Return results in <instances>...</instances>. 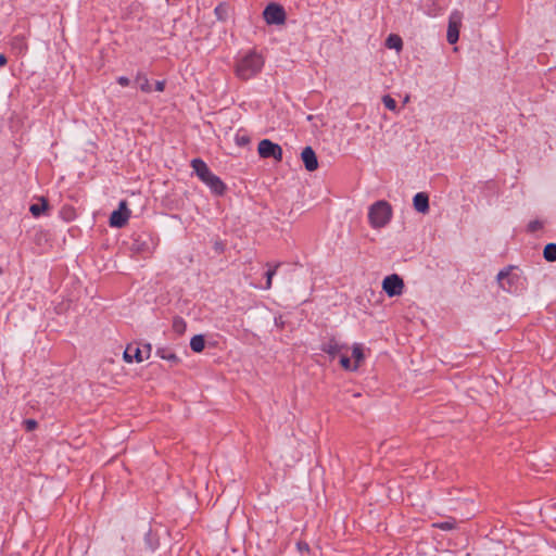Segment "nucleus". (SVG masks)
<instances>
[{
	"mask_svg": "<svg viewBox=\"0 0 556 556\" xmlns=\"http://www.w3.org/2000/svg\"><path fill=\"white\" fill-rule=\"evenodd\" d=\"M136 81L139 84V87L143 92L149 93L152 91V87L150 85V81H149L147 75H144L142 73H138V75L136 77Z\"/></svg>",
	"mask_w": 556,
	"mask_h": 556,
	"instance_id": "a211bd4d",
	"label": "nucleus"
},
{
	"mask_svg": "<svg viewBox=\"0 0 556 556\" xmlns=\"http://www.w3.org/2000/svg\"><path fill=\"white\" fill-rule=\"evenodd\" d=\"M117 83H118L121 86L126 87V86H128V85L130 84V80H129V78H127V77H125V76H119V77L117 78Z\"/></svg>",
	"mask_w": 556,
	"mask_h": 556,
	"instance_id": "c756f323",
	"label": "nucleus"
},
{
	"mask_svg": "<svg viewBox=\"0 0 556 556\" xmlns=\"http://www.w3.org/2000/svg\"><path fill=\"white\" fill-rule=\"evenodd\" d=\"M23 424L26 431H33L37 428V421L35 419H26Z\"/></svg>",
	"mask_w": 556,
	"mask_h": 556,
	"instance_id": "bb28decb",
	"label": "nucleus"
},
{
	"mask_svg": "<svg viewBox=\"0 0 556 556\" xmlns=\"http://www.w3.org/2000/svg\"><path fill=\"white\" fill-rule=\"evenodd\" d=\"M530 231H536L542 228V223L540 220H532L528 225Z\"/></svg>",
	"mask_w": 556,
	"mask_h": 556,
	"instance_id": "c85d7f7f",
	"label": "nucleus"
},
{
	"mask_svg": "<svg viewBox=\"0 0 556 556\" xmlns=\"http://www.w3.org/2000/svg\"><path fill=\"white\" fill-rule=\"evenodd\" d=\"M129 210L126 206V202L122 201L119 203V207L116 211H113V213L110 216V226L122 228L126 225L128 218H129Z\"/></svg>",
	"mask_w": 556,
	"mask_h": 556,
	"instance_id": "6e6552de",
	"label": "nucleus"
},
{
	"mask_svg": "<svg viewBox=\"0 0 556 556\" xmlns=\"http://www.w3.org/2000/svg\"><path fill=\"white\" fill-rule=\"evenodd\" d=\"M205 340L202 334H195L190 340V348L193 352L200 353L204 350Z\"/></svg>",
	"mask_w": 556,
	"mask_h": 556,
	"instance_id": "f3484780",
	"label": "nucleus"
},
{
	"mask_svg": "<svg viewBox=\"0 0 556 556\" xmlns=\"http://www.w3.org/2000/svg\"><path fill=\"white\" fill-rule=\"evenodd\" d=\"M544 258L548 262L556 261V243H548L543 251Z\"/></svg>",
	"mask_w": 556,
	"mask_h": 556,
	"instance_id": "aec40b11",
	"label": "nucleus"
},
{
	"mask_svg": "<svg viewBox=\"0 0 556 556\" xmlns=\"http://www.w3.org/2000/svg\"><path fill=\"white\" fill-rule=\"evenodd\" d=\"M156 354L162 359L169 362L172 365H177L179 363L178 356L170 349L160 348L157 349Z\"/></svg>",
	"mask_w": 556,
	"mask_h": 556,
	"instance_id": "2eb2a0df",
	"label": "nucleus"
},
{
	"mask_svg": "<svg viewBox=\"0 0 556 556\" xmlns=\"http://www.w3.org/2000/svg\"><path fill=\"white\" fill-rule=\"evenodd\" d=\"M404 281L396 275L392 274L387 276L382 281V290L390 296H397L403 293Z\"/></svg>",
	"mask_w": 556,
	"mask_h": 556,
	"instance_id": "39448f33",
	"label": "nucleus"
},
{
	"mask_svg": "<svg viewBox=\"0 0 556 556\" xmlns=\"http://www.w3.org/2000/svg\"><path fill=\"white\" fill-rule=\"evenodd\" d=\"M299 547H300V548H301V547H302V548H305V547H307V544H304V545L299 544Z\"/></svg>",
	"mask_w": 556,
	"mask_h": 556,
	"instance_id": "c9c22d12",
	"label": "nucleus"
},
{
	"mask_svg": "<svg viewBox=\"0 0 556 556\" xmlns=\"http://www.w3.org/2000/svg\"><path fill=\"white\" fill-rule=\"evenodd\" d=\"M191 167L203 184L213 175L206 163L201 159H193L191 161Z\"/></svg>",
	"mask_w": 556,
	"mask_h": 556,
	"instance_id": "9b49d317",
	"label": "nucleus"
},
{
	"mask_svg": "<svg viewBox=\"0 0 556 556\" xmlns=\"http://www.w3.org/2000/svg\"><path fill=\"white\" fill-rule=\"evenodd\" d=\"M165 88V80H157L155 83V90L162 92Z\"/></svg>",
	"mask_w": 556,
	"mask_h": 556,
	"instance_id": "7c9ffc66",
	"label": "nucleus"
},
{
	"mask_svg": "<svg viewBox=\"0 0 556 556\" xmlns=\"http://www.w3.org/2000/svg\"><path fill=\"white\" fill-rule=\"evenodd\" d=\"M215 12H216V14H217V15L222 14L220 7H217V8L215 9Z\"/></svg>",
	"mask_w": 556,
	"mask_h": 556,
	"instance_id": "473e14b6",
	"label": "nucleus"
},
{
	"mask_svg": "<svg viewBox=\"0 0 556 556\" xmlns=\"http://www.w3.org/2000/svg\"><path fill=\"white\" fill-rule=\"evenodd\" d=\"M151 351L152 346L150 343L143 344L141 348L134 344H128L124 351L123 356L127 363H132L134 361L141 363L150 357Z\"/></svg>",
	"mask_w": 556,
	"mask_h": 556,
	"instance_id": "20e7f679",
	"label": "nucleus"
},
{
	"mask_svg": "<svg viewBox=\"0 0 556 556\" xmlns=\"http://www.w3.org/2000/svg\"><path fill=\"white\" fill-rule=\"evenodd\" d=\"M205 185L211 189V191L216 195H223L226 190V185L222 181V179L213 174Z\"/></svg>",
	"mask_w": 556,
	"mask_h": 556,
	"instance_id": "4468645a",
	"label": "nucleus"
},
{
	"mask_svg": "<svg viewBox=\"0 0 556 556\" xmlns=\"http://www.w3.org/2000/svg\"><path fill=\"white\" fill-rule=\"evenodd\" d=\"M299 547H300V548H301V547H302V548H305V547H307V544H304V545L299 544Z\"/></svg>",
	"mask_w": 556,
	"mask_h": 556,
	"instance_id": "e433bc0d",
	"label": "nucleus"
},
{
	"mask_svg": "<svg viewBox=\"0 0 556 556\" xmlns=\"http://www.w3.org/2000/svg\"><path fill=\"white\" fill-rule=\"evenodd\" d=\"M301 159L304 163L306 170L314 172L318 168V161L315 151L312 147H305L301 152Z\"/></svg>",
	"mask_w": 556,
	"mask_h": 556,
	"instance_id": "9d476101",
	"label": "nucleus"
},
{
	"mask_svg": "<svg viewBox=\"0 0 556 556\" xmlns=\"http://www.w3.org/2000/svg\"><path fill=\"white\" fill-rule=\"evenodd\" d=\"M299 547H300V548H301V547H302V548H305V547H307V544H304V545L299 544Z\"/></svg>",
	"mask_w": 556,
	"mask_h": 556,
	"instance_id": "f704fd0d",
	"label": "nucleus"
},
{
	"mask_svg": "<svg viewBox=\"0 0 556 556\" xmlns=\"http://www.w3.org/2000/svg\"><path fill=\"white\" fill-rule=\"evenodd\" d=\"M352 356L355 359V364L359 366V363L364 359V352L361 344H354L352 349Z\"/></svg>",
	"mask_w": 556,
	"mask_h": 556,
	"instance_id": "4be33fe9",
	"label": "nucleus"
},
{
	"mask_svg": "<svg viewBox=\"0 0 556 556\" xmlns=\"http://www.w3.org/2000/svg\"><path fill=\"white\" fill-rule=\"evenodd\" d=\"M433 526L441 530L447 531V530H452L455 528V521L448 520V521H444V522L434 523Z\"/></svg>",
	"mask_w": 556,
	"mask_h": 556,
	"instance_id": "a878e982",
	"label": "nucleus"
},
{
	"mask_svg": "<svg viewBox=\"0 0 556 556\" xmlns=\"http://www.w3.org/2000/svg\"><path fill=\"white\" fill-rule=\"evenodd\" d=\"M279 263L275 264V265H270L269 263H267V267H268V270L265 273V277H266V286H265V289H270L271 288V281H273V277L275 276L276 271H277V268L279 267Z\"/></svg>",
	"mask_w": 556,
	"mask_h": 556,
	"instance_id": "412c9836",
	"label": "nucleus"
},
{
	"mask_svg": "<svg viewBox=\"0 0 556 556\" xmlns=\"http://www.w3.org/2000/svg\"><path fill=\"white\" fill-rule=\"evenodd\" d=\"M414 207L419 213H427L429 211V197L425 192H418L413 199Z\"/></svg>",
	"mask_w": 556,
	"mask_h": 556,
	"instance_id": "ddd939ff",
	"label": "nucleus"
},
{
	"mask_svg": "<svg viewBox=\"0 0 556 556\" xmlns=\"http://www.w3.org/2000/svg\"><path fill=\"white\" fill-rule=\"evenodd\" d=\"M348 346L344 343H341L338 339L334 337L326 338L321 345L320 350L328 355H330L332 358L339 355L343 350H346Z\"/></svg>",
	"mask_w": 556,
	"mask_h": 556,
	"instance_id": "1a4fd4ad",
	"label": "nucleus"
},
{
	"mask_svg": "<svg viewBox=\"0 0 556 556\" xmlns=\"http://www.w3.org/2000/svg\"><path fill=\"white\" fill-rule=\"evenodd\" d=\"M262 15L267 25H283L287 20L285 8L277 2L268 3Z\"/></svg>",
	"mask_w": 556,
	"mask_h": 556,
	"instance_id": "7ed1b4c3",
	"label": "nucleus"
},
{
	"mask_svg": "<svg viewBox=\"0 0 556 556\" xmlns=\"http://www.w3.org/2000/svg\"><path fill=\"white\" fill-rule=\"evenodd\" d=\"M187 328L186 321L181 317H175L173 321V329L175 332L181 334Z\"/></svg>",
	"mask_w": 556,
	"mask_h": 556,
	"instance_id": "5701e85b",
	"label": "nucleus"
},
{
	"mask_svg": "<svg viewBox=\"0 0 556 556\" xmlns=\"http://www.w3.org/2000/svg\"><path fill=\"white\" fill-rule=\"evenodd\" d=\"M215 12H216V14H217V15L222 14L220 7H217V8L215 9Z\"/></svg>",
	"mask_w": 556,
	"mask_h": 556,
	"instance_id": "72a5a7b5",
	"label": "nucleus"
},
{
	"mask_svg": "<svg viewBox=\"0 0 556 556\" xmlns=\"http://www.w3.org/2000/svg\"><path fill=\"white\" fill-rule=\"evenodd\" d=\"M340 364L341 366L346 369V370H356L358 368V365L357 364H354L352 366L351 364V359L346 356V355H342L341 358H340Z\"/></svg>",
	"mask_w": 556,
	"mask_h": 556,
	"instance_id": "b1692460",
	"label": "nucleus"
},
{
	"mask_svg": "<svg viewBox=\"0 0 556 556\" xmlns=\"http://www.w3.org/2000/svg\"><path fill=\"white\" fill-rule=\"evenodd\" d=\"M261 157L267 159L273 157L276 161H281L282 149L279 144L271 142L268 139H263L258 143L257 148Z\"/></svg>",
	"mask_w": 556,
	"mask_h": 556,
	"instance_id": "423d86ee",
	"label": "nucleus"
},
{
	"mask_svg": "<svg viewBox=\"0 0 556 556\" xmlns=\"http://www.w3.org/2000/svg\"><path fill=\"white\" fill-rule=\"evenodd\" d=\"M513 268V266L505 267L497 274V282L503 290L510 291V287L516 279V277L510 276Z\"/></svg>",
	"mask_w": 556,
	"mask_h": 556,
	"instance_id": "f8f14e48",
	"label": "nucleus"
},
{
	"mask_svg": "<svg viewBox=\"0 0 556 556\" xmlns=\"http://www.w3.org/2000/svg\"><path fill=\"white\" fill-rule=\"evenodd\" d=\"M386 45L390 49L401 50L403 46V41L397 35H390L387 38Z\"/></svg>",
	"mask_w": 556,
	"mask_h": 556,
	"instance_id": "6ab92c4d",
	"label": "nucleus"
},
{
	"mask_svg": "<svg viewBox=\"0 0 556 556\" xmlns=\"http://www.w3.org/2000/svg\"><path fill=\"white\" fill-rule=\"evenodd\" d=\"M264 66V58L255 50H250L238 59L235 67L237 77L248 80L257 75Z\"/></svg>",
	"mask_w": 556,
	"mask_h": 556,
	"instance_id": "f257e3e1",
	"label": "nucleus"
},
{
	"mask_svg": "<svg viewBox=\"0 0 556 556\" xmlns=\"http://www.w3.org/2000/svg\"><path fill=\"white\" fill-rule=\"evenodd\" d=\"M462 20L463 14L457 10L453 11L448 17L446 39L451 45L457 42L459 38V28L462 26Z\"/></svg>",
	"mask_w": 556,
	"mask_h": 556,
	"instance_id": "0eeeda50",
	"label": "nucleus"
},
{
	"mask_svg": "<svg viewBox=\"0 0 556 556\" xmlns=\"http://www.w3.org/2000/svg\"><path fill=\"white\" fill-rule=\"evenodd\" d=\"M236 142L238 146H245L250 142V139H249V137H247L244 135L243 136L237 135Z\"/></svg>",
	"mask_w": 556,
	"mask_h": 556,
	"instance_id": "cd10ccee",
	"label": "nucleus"
},
{
	"mask_svg": "<svg viewBox=\"0 0 556 556\" xmlns=\"http://www.w3.org/2000/svg\"><path fill=\"white\" fill-rule=\"evenodd\" d=\"M382 102L384 106L390 111H394L396 109V101L389 94L382 98Z\"/></svg>",
	"mask_w": 556,
	"mask_h": 556,
	"instance_id": "393cba45",
	"label": "nucleus"
},
{
	"mask_svg": "<svg viewBox=\"0 0 556 556\" xmlns=\"http://www.w3.org/2000/svg\"><path fill=\"white\" fill-rule=\"evenodd\" d=\"M392 217V206L384 200H380L370 205L368 211V220L372 228H382L389 224Z\"/></svg>",
	"mask_w": 556,
	"mask_h": 556,
	"instance_id": "f03ea898",
	"label": "nucleus"
},
{
	"mask_svg": "<svg viewBox=\"0 0 556 556\" xmlns=\"http://www.w3.org/2000/svg\"><path fill=\"white\" fill-rule=\"evenodd\" d=\"M8 60L4 54H0V67L7 64Z\"/></svg>",
	"mask_w": 556,
	"mask_h": 556,
	"instance_id": "2f4dec72",
	"label": "nucleus"
},
{
	"mask_svg": "<svg viewBox=\"0 0 556 556\" xmlns=\"http://www.w3.org/2000/svg\"><path fill=\"white\" fill-rule=\"evenodd\" d=\"M49 207L48 201L45 198H40L39 203H34L30 205L29 211L33 214V216L38 217L43 212H46Z\"/></svg>",
	"mask_w": 556,
	"mask_h": 556,
	"instance_id": "dca6fc26",
	"label": "nucleus"
}]
</instances>
